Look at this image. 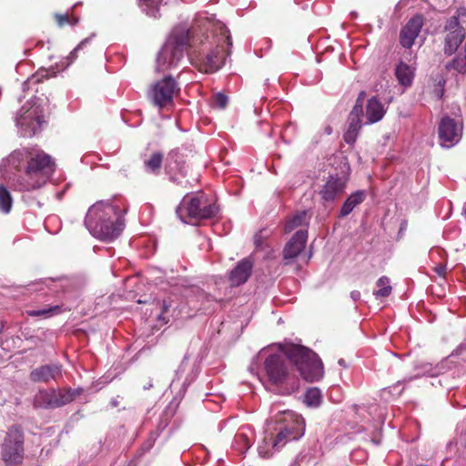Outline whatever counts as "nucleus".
Instances as JSON below:
<instances>
[{"mask_svg": "<svg viewBox=\"0 0 466 466\" xmlns=\"http://www.w3.org/2000/svg\"><path fill=\"white\" fill-rule=\"evenodd\" d=\"M185 295L186 296L194 295L197 297H206V294L204 293V291L199 287H198L196 285H190V286L186 287L185 288Z\"/></svg>", "mask_w": 466, "mask_h": 466, "instance_id": "38", "label": "nucleus"}, {"mask_svg": "<svg viewBox=\"0 0 466 466\" xmlns=\"http://www.w3.org/2000/svg\"><path fill=\"white\" fill-rule=\"evenodd\" d=\"M214 40L216 47L198 57V69L207 74L219 70L225 64L226 57L230 55L232 40L228 29L218 23L215 26Z\"/></svg>", "mask_w": 466, "mask_h": 466, "instance_id": "5", "label": "nucleus"}, {"mask_svg": "<svg viewBox=\"0 0 466 466\" xmlns=\"http://www.w3.org/2000/svg\"><path fill=\"white\" fill-rule=\"evenodd\" d=\"M4 326L0 324V333L3 331Z\"/></svg>", "mask_w": 466, "mask_h": 466, "instance_id": "57", "label": "nucleus"}, {"mask_svg": "<svg viewBox=\"0 0 466 466\" xmlns=\"http://www.w3.org/2000/svg\"><path fill=\"white\" fill-rule=\"evenodd\" d=\"M398 82L403 86H410L414 78V68L400 61L395 68Z\"/></svg>", "mask_w": 466, "mask_h": 466, "instance_id": "25", "label": "nucleus"}, {"mask_svg": "<svg viewBox=\"0 0 466 466\" xmlns=\"http://www.w3.org/2000/svg\"><path fill=\"white\" fill-rule=\"evenodd\" d=\"M377 286L380 287V289L373 293L376 298L388 297L391 293L390 279L386 276H382L377 280Z\"/></svg>", "mask_w": 466, "mask_h": 466, "instance_id": "33", "label": "nucleus"}, {"mask_svg": "<svg viewBox=\"0 0 466 466\" xmlns=\"http://www.w3.org/2000/svg\"><path fill=\"white\" fill-rule=\"evenodd\" d=\"M171 307H172L171 301L164 299L161 302V313L158 315L157 319L159 320L164 321L165 323H167L169 321V319L167 317V313Z\"/></svg>", "mask_w": 466, "mask_h": 466, "instance_id": "37", "label": "nucleus"}, {"mask_svg": "<svg viewBox=\"0 0 466 466\" xmlns=\"http://www.w3.org/2000/svg\"><path fill=\"white\" fill-rule=\"evenodd\" d=\"M466 351V338L465 339L460 343L451 352V356L458 357L463 354Z\"/></svg>", "mask_w": 466, "mask_h": 466, "instance_id": "43", "label": "nucleus"}, {"mask_svg": "<svg viewBox=\"0 0 466 466\" xmlns=\"http://www.w3.org/2000/svg\"><path fill=\"white\" fill-rule=\"evenodd\" d=\"M158 434L151 432L147 440L142 444L141 449L144 452L148 451L154 445Z\"/></svg>", "mask_w": 466, "mask_h": 466, "instance_id": "40", "label": "nucleus"}, {"mask_svg": "<svg viewBox=\"0 0 466 466\" xmlns=\"http://www.w3.org/2000/svg\"><path fill=\"white\" fill-rule=\"evenodd\" d=\"M422 15L417 14L408 20L400 32V44L402 47L410 49L418 37L423 26Z\"/></svg>", "mask_w": 466, "mask_h": 466, "instance_id": "17", "label": "nucleus"}, {"mask_svg": "<svg viewBox=\"0 0 466 466\" xmlns=\"http://www.w3.org/2000/svg\"><path fill=\"white\" fill-rule=\"evenodd\" d=\"M386 113L383 105L377 96L369 99L366 106L368 124H374L381 120Z\"/></svg>", "mask_w": 466, "mask_h": 466, "instance_id": "23", "label": "nucleus"}, {"mask_svg": "<svg viewBox=\"0 0 466 466\" xmlns=\"http://www.w3.org/2000/svg\"><path fill=\"white\" fill-rule=\"evenodd\" d=\"M152 387H153V383L151 381H149L147 385L143 386V389L145 390H150Z\"/></svg>", "mask_w": 466, "mask_h": 466, "instance_id": "51", "label": "nucleus"}, {"mask_svg": "<svg viewBox=\"0 0 466 466\" xmlns=\"http://www.w3.org/2000/svg\"><path fill=\"white\" fill-rule=\"evenodd\" d=\"M140 7L149 16L157 17L159 15L158 5L160 0H138Z\"/></svg>", "mask_w": 466, "mask_h": 466, "instance_id": "30", "label": "nucleus"}, {"mask_svg": "<svg viewBox=\"0 0 466 466\" xmlns=\"http://www.w3.org/2000/svg\"><path fill=\"white\" fill-rule=\"evenodd\" d=\"M66 399L62 396L61 388L43 389L35 394L33 406L35 409L54 410L65 406Z\"/></svg>", "mask_w": 466, "mask_h": 466, "instance_id": "16", "label": "nucleus"}, {"mask_svg": "<svg viewBox=\"0 0 466 466\" xmlns=\"http://www.w3.org/2000/svg\"><path fill=\"white\" fill-rule=\"evenodd\" d=\"M407 227H408V221L407 220H402L401 223H400V231H404L407 229Z\"/></svg>", "mask_w": 466, "mask_h": 466, "instance_id": "48", "label": "nucleus"}, {"mask_svg": "<svg viewBox=\"0 0 466 466\" xmlns=\"http://www.w3.org/2000/svg\"><path fill=\"white\" fill-rule=\"evenodd\" d=\"M276 424L286 431L289 438L299 440L305 434L306 422L304 418L291 410H286L276 419Z\"/></svg>", "mask_w": 466, "mask_h": 466, "instance_id": "14", "label": "nucleus"}, {"mask_svg": "<svg viewBox=\"0 0 466 466\" xmlns=\"http://www.w3.org/2000/svg\"><path fill=\"white\" fill-rule=\"evenodd\" d=\"M365 198L366 192L364 190H357L350 195L339 210V218H342L350 215L357 206L365 200Z\"/></svg>", "mask_w": 466, "mask_h": 466, "instance_id": "24", "label": "nucleus"}, {"mask_svg": "<svg viewBox=\"0 0 466 466\" xmlns=\"http://www.w3.org/2000/svg\"><path fill=\"white\" fill-rule=\"evenodd\" d=\"M30 157V148L21 147L12 151L8 157H4L0 162V175L5 179H13L16 172L21 170L25 161H28Z\"/></svg>", "mask_w": 466, "mask_h": 466, "instance_id": "15", "label": "nucleus"}, {"mask_svg": "<svg viewBox=\"0 0 466 466\" xmlns=\"http://www.w3.org/2000/svg\"><path fill=\"white\" fill-rule=\"evenodd\" d=\"M287 359L304 380L317 381L323 377V364L319 356L309 348L294 343L286 345L281 352L262 349L254 357L248 370L260 381H268L276 387L279 394L289 395L299 390V380L290 372Z\"/></svg>", "mask_w": 466, "mask_h": 466, "instance_id": "1", "label": "nucleus"}, {"mask_svg": "<svg viewBox=\"0 0 466 466\" xmlns=\"http://www.w3.org/2000/svg\"><path fill=\"white\" fill-rule=\"evenodd\" d=\"M308 239V231L304 229L298 230L285 245L283 249V258L289 260L297 258L305 248Z\"/></svg>", "mask_w": 466, "mask_h": 466, "instance_id": "21", "label": "nucleus"}, {"mask_svg": "<svg viewBox=\"0 0 466 466\" xmlns=\"http://www.w3.org/2000/svg\"><path fill=\"white\" fill-rule=\"evenodd\" d=\"M179 91L177 82L171 76H167L151 86L147 96L155 106L163 109L174 105V95Z\"/></svg>", "mask_w": 466, "mask_h": 466, "instance_id": "9", "label": "nucleus"}, {"mask_svg": "<svg viewBox=\"0 0 466 466\" xmlns=\"http://www.w3.org/2000/svg\"><path fill=\"white\" fill-rule=\"evenodd\" d=\"M62 377V365L51 363L41 365L31 370L29 380L34 383H48Z\"/></svg>", "mask_w": 466, "mask_h": 466, "instance_id": "18", "label": "nucleus"}, {"mask_svg": "<svg viewBox=\"0 0 466 466\" xmlns=\"http://www.w3.org/2000/svg\"><path fill=\"white\" fill-rule=\"evenodd\" d=\"M228 103V96L223 93H217L213 96L212 104L213 106H216L220 109H224Z\"/></svg>", "mask_w": 466, "mask_h": 466, "instance_id": "36", "label": "nucleus"}, {"mask_svg": "<svg viewBox=\"0 0 466 466\" xmlns=\"http://www.w3.org/2000/svg\"><path fill=\"white\" fill-rule=\"evenodd\" d=\"M169 422H170V415L168 414L167 411H164L159 418V422L157 424V431H161L165 430L167 427V425L169 424Z\"/></svg>", "mask_w": 466, "mask_h": 466, "instance_id": "39", "label": "nucleus"}, {"mask_svg": "<svg viewBox=\"0 0 466 466\" xmlns=\"http://www.w3.org/2000/svg\"><path fill=\"white\" fill-rule=\"evenodd\" d=\"M192 144H183L171 149L166 157L165 171L171 182L182 185L187 175V161L193 156Z\"/></svg>", "mask_w": 466, "mask_h": 466, "instance_id": "8", "label": "nucleus"}, {"mask_svg": "<svg viewBox=\"0 0 466 466\" xmlns=\"http://www.w3.org/2000/svg\"><path fill=\"white\" fill-rule=\"evenodd\" d=\"M238 438L245 439V436L243 434L238 435Z\"/></svg>", "mask_w": 466, "mask_h": 466, "instance_id": "56", "label": "nucleus"}, {"mask_svg": "<svg viewBox=\"0 0 466 466\" xmlns=\"http://www.w3.org/2000/svg\"><path fill=\"white\" fill-rule=\"evenodd\" d=\"M338 363L342 367H346V362L343 359L339 360Z\"/></svg>", "mask_w": 466, "mask_h": 466, "instance_id": "53", "label": "nucleus"}, {"mask_svg": "<svg viewBox=\"0 0 466 466\" xmlns=\"http://www.w3.org/2000/svg\"><path fill=\"white\" fill-rule=\"evenodd\" d=\"M41 80H42V78L38 75H34L30 78H28L27 81H25L23 84L24 88H25L26 86H28L30 85L38 84L39 82H41Z\"/></svg>", "mask_w": 466, "mask_h": 466, "instance_id": "44", "label": "nucleus"}, {"mask_svg": "<svg viewBox=\"0 0 466 466\" xmlns=\"http://www.w3.org/2000/svg\"><path fill=\"white\" fill-rule=\"evenodd\" d=\"M345 188V179L329 176L319 190L321 200L325 203H332L344 193Z\"/></svg>", "mask_w": 466, "mask_h": 466, "instance_id": "19", "label": "nucleus"}, {"mask_svg": "<svg viewBox=\"0 0 466 466\" xmlns=\"http://www.w3.org/2000/svg\"><path fill=\"white\" fill-rule=\"evenodd\" d=\"M54 162L51 157L44 152L30 157L23 176H18L15 187L19 191H31L40 187V181L35 178L39 174H48L54 171Z\"/></svg>", "mask_w": 466, "mask_h": 466, "instance_id": "6", "label": "nucleus"}, {"mask_svg": "<svg viewBox=\"0 0 466 466\" xmlns=\"http://www.w3.org/2000/svg\"><path fill=\"white\" fill-rule=\"evenodd\" d=\"M110 404L112 407H116V406H118V401L116 400L113 399V400H111Z\"/></svg>", "mask_w": 466, "mask_h": 466, "instance_id": "52", "label": "nucleus"}, {"mask_svg": "<svg viewBox=\"0 0 466 466\" xmlns=\"http://www.w3.org/2000/svg\"><path fill=\"white\" fill-rule=\"evenodd\" d=\"M15 122L22 137H31L35 136L44 123V116L40 106H22L19 115L15 117Z\"/></svg>", "mask_w": 466, "mask_h": 466, "instance_id": "10", "label": "nucleus"}, {"mask_svg": "<svg viewBox=\"0 0 466 466\" xmlns=\"http://www.w3.org/2000/svg\"><path fill=\"white\" fill-rule=\"evenodd\" d=\"M463 213H464V215L466 217V202H465V206H464V208H463Z\"/></svg>", "mask_w": 466, "mask_h": 466, "instance_id": "55", "label": "nucleus"}, {"mask_svg": "<svg viewBox=\"0 0 466 466\" xmlns=\"http://www.w3.org/2000/svg\"><path fill=\"white\" fill-rule=\"evenodd\" d=\"M13 206V198L10 192L4 185H0V210L4 214H8Z\"/></svg>", "mask_w": 466, "mask_h": 466, "instance_id": "29", "label": "nucleus"}, {"mask_svg": "<svg viewBox=\"0 0 466 466\" xmlns=\"http://www.w3.org/2000/svg\"><path fill=\"white\" fill-rule=\"evenodd\" d=\"M63 311V307L60 305L46 307L42 309H32L28 310L27 314L31 317H42L49 318L55 315H58Z\"/></svg>", "mask_w": 466, "mask_h": 466, "instance_id": "28", "label": "nucleus"}, {"mask_svg": "<svg viewBox=\"0 0 466 466\" xmlns=\"http://www.w3.org/2000/svg\"><path fill=\"white\" fill-rule=\"evenodd\" d=\"M253 266V260L249 257L239 260L228 274L230 285L238 287L245 284L251 276Z\"/></svg>", "mask_w": 466, "mask_h": 466, "instance_id": "20", "label": "nucleus"}, {"mask_svg": "<svg viewBox=\"0 0 466 466\" xmlns=\"http://www.w3.org/2000/svg\"><path fill=\"white\" fill-rule=\"evenodd\" d=\"M56 19L59 26H63L66 24L76 25L77 23V19H74V22H71L70 17L67 15H56Z\"/></svg>", "mask_w": 466, "mask_h": 466, "instance_id": "41", "label": "nucleus"}, {"mask_svg": "<svg viewBox=\"0 0 466 466\" xmlns=\"http://www.w3.org/2000/svg\"><path fill=\"white\" fill-rule=\"evenodd\" d=\"M275 433L267 434L258 444V451L261 458L268 459L276 452H279L288 442L295 441L280 429L277 424L274 428Z\"/></svg>", "mask_w": 466, "mask_h": 466, "instance_id": "12", "label": "nucleus"}, {"mask_svg": "<svg viewBox=\"0 0 466 466\" xmlns=\"http://www.w3.org/2000/svg\"><path fill=\"white\" fill-rule=\"evenodd\" d=\"M449 67L453 68L461 74L466 73V42L463 51L459 53L451 61Z\"/></svg>", "mask_w": 466, "mask_h": 466, "instance_id": "31", "label": "nucleus"}, {"mask_svg": "<svg viewBox=\"0 0 466 466\" xmlns=\"http://www.w3.org/2000/svg\"><path fill=\"white\" fill-rule=\"evenodd\" d=\"M462 121L444 116L441 118L438 126V136L440 145L450 148L455 146L462 137Z\"/></svg>", "mask_w": 466, "mask_h": 466, "instance_id": "11", "label": "nucleus"}, {"mask_svg": "<svg viewBox=\"0 0 466 466\" xmlns=\"http://www.w3.org/2000/svg\"><path fill=\"white\" fill-rule=\"evenodd\" d=\"M350 297L354 301H358L360 299V292L358 290H352L350 292Z\"/></svg>", "mask_w": 466, "mask_h": 466, "instance_id": "46", "label": "nucleus"}, {"mask_svg": "<svg viewBox=\"0 0 466 466\" xmlns=\"http://www.w3.org/2000/svg\"><path fill=\"white\" fill-rule=\"evenodd\" d=\"M191 36L192 33L187 25H179L174 27L157 54L156 70L165 72L176 68L184 58Z\"/></svg>", "mask_w": 466, "mask_h": 466, "instance_id": "3", "label": "nucleus"}, {"mask_svg": "<svg viewBox=\"0 0 466 466\" xmlns=\"http://www.w3.org/2000/svg\"><path fill=\"white\" fill-rule=\"evenodd\" d=\"M124 210L108 201L92 205L84 220L90 234L101 240L111 241L124 229Z\"/></svg>", "mask_w": 466, "mask_h": 466, "instance_id": "2", "label": "nucleus"}, {"mask_svg": "<svg viewBox=\"0 0 466 466\" xmlns=\"http://www.w3.org/2000/svg\"><path fill=\"white\" fill-rule=\"evenodd\" d=\"M163 163V154L159 151L152 153L147 159H145L144 166L147 172L158 175Z\"/></svg>", "mask_w": 466, "mask_h": 466, "instance_id": "26", "label": "nucleus"}, {"mask_svg": "<svg viewBox=\"0 0 466 466\" xmlns=\"http://www.w3.org/2000/svg\"><path fill=\"white\" fill-rule=\"evenodd\" d=\"M83 393L82 388L71 389L65 388L62 389V396L66 398L65 401V405L71 403L76 397L80 396Z\"/></svg>", "mask_w": 466, "mask_h": 466, "instance_id": "35", "label": "nucleus"}, {"mask_svg": "<svg viewBox=\"0 0 466 466\" xmlns=\"http://www.w3.org/2000/svg\"><path fill=\"white\" fill-rule=\"evenodd\" d=\"M363 104H364L363 100L357 98L355 101V105H354L353 108L351 109L350 113H354L355 116L356 115L362 116L363 115Z\"/></svg>", "mask_w": 466, "mask_h": 466, "instance_id": "42", "label": "nucleus"}, {"mask_svg": "<svg viewBox=\"0 0 466 466\" xmlns=\"http://www.w3.org/2000/svg\"><path fill=\"white\" fill-rule=\"evenodd\" d=\"M362 116L354 115V113L349 114L348 116V127L343 135V139L348 145H352L356 142L359 136L360 130L362 127Z\"/></svg>", "mask_w": 466, "mask_h": 466, "instance_id": "22", "label": "nucleus"}, {"mask_svg": "<svg viewBox=\"0 0 466 466\" xmlns=\"http://www.w3.org/2000/svg\"><path fill=\"white\" fill-rule=\"evenodd\" d=\"M306 217L307 213L305 211H301L295 214L291 218H289L286 222L284 226L285 232L289 233L296 228L301 226L305 222Z\"/></svg>", "mask_w": 466, "mask_h": 466, "instance_id": "32", "label": "nucleus"}, {"mask_svg": "<svg viewBox=\"0 0 466 466\" xmlns=\"http://www.w3.org/2000/svg\"><path fill=\"white\" fill-rule=\"evenodd\" d=\"M446 35L444 38L443 52L446 56L453 55L465 39L466 32L460 25L458 16L450 17L444 25Z\"/></svg>", "mask_w": 466, "mask_h": 466, "instance_id": "13", "label": "nucleus"}, {"mask_svg": "<svg viewBox=\"0 0 466 466\" xmlns=\"http://www.w3.org/2000/svg\"><path fill=\"white\" fill-rule=\"evenodd\" d=\"M322 401L321 391L318 388L309 389L304 396V402L309 407L317 408Z\"/></svg>", "mask_w": 466, "mask_h": 466, "instance_id": "27", "label": "nucleus"}, {"mask_svg": "<svg viewBox=\"0 0 466 466\" xmlns=\"http://www.w3.org/2000/svg\"><path fill=\"white\" fill-rule=\"evenodd\" d=\"M94 36V35H92L91 36L89 37H86L85 38L84 40H82L70 53L69 55L66 57V66H69L70 64H72L77 57H78V54L81 52V51H84L87 46L90 44V41L92 39V37Z\"/></svg>", "mask_w": 466, "mask_h": 466, "instance_id": "34", "label": "nucleus"}, {"mask_svg": "<svg viewBox=\"0 0 466 466\" xmlns=\"http://www.w3.org/2000/svg\"><path fill=\"white\" fill-rule=\"evenodd\" d=\"M179 219L184 223L211 219L219 213V207L206 194H187L176 209Z\"/></svg>", "mask_w": 466, "mask_h": 466, "instance_id": "4", "label": "nucleus"}, {"mask_svg": "<svg viewBox=\"0 0 466 466\" xmlns=\"http://www.w3.org/2000/svg\"><path fill=\"white\" fill-rule=\"evenodd\" d=\"M54 282L53 279H46L45 280L41 281L39 284L45 285L46 288L50 289V285Z\"/></svg>", "mask_w": 466, "mask_h": 466, "instance_id": "47", "label": "nucleus"}, {"mask_svg": "<svg viewBox=\"0 0 466 466\" xmlns=\"http://www.w3.org/2000/svg\"><path fill=\"white\" fill-rule=\"evenodd\" d=\"M434 271L439 275V276H444L445 274V271H446V267L442 264H439L437 265L435 268H434Z\"/></svg>", "mask_w": 466, "mask_h": 466, "instance_id": "45", "label": "nucleus"}, {"mask_svg": "<svg viewBox=\"0 0 466 466\" xmlns=\"http://www.w3.org/2000/svg\"><path fill=\"white\" fill-rule=\"evenodd\" d=\"M187 360V355H185V356H184V359H183V360H182V364H183Z\"/></svg>", "mask_w": 466, "mask_h": 466, "instance_id": "54", "label": "nucleus"}, {"mask_svg": "<svg viewBox=\"0 0 466 466\" xmlns=\"http://www.w3.org/2000/svg\"><path fill=\"white\" fill-rule=\"evenodd\" d=\"M365 97H366V92L365 91H360L359 93V96H358L357 98L364 101Z\"/></svg>", "mask_w": 466, "mask_h": 466, "instance_id": "50", "label": "nucleus"}, {"mask_svg": "<svg viewBox=\"0 0 466 466\" xmlns=\"http://www.w3.org/2000/svg\"><path fill=\"white\" fill-rule=\"evenodd\" d=\"M1 458L5 466H22L25 460V434L20 425L7 429L1 444Z\"/></svg>", "mask_w": 466, "mask_h": 466, "instance_id": "7", "label": "nucleus"}, {"mask_svg": "<svg viewBox=\"0 0 466 466\" xmlns=\"http://www.w3.org/2000/svg\"><path fill=\"white\" fill-rule=\"evenodd\" d=\"M332 131H333V129L329 125L326 126L324 128V133L326 135H331Z\"/></svg>", "mask_w": 466, "mask_h": 466, "instance_id": "49", "label": "nucleus"}]
</instances>
